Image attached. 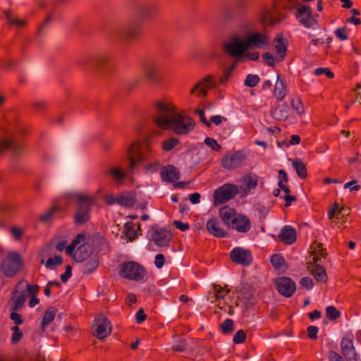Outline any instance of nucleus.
<instances>
[{
  "label": "nucleus",
  "mask_w": 361,
  "mask_h": 361,
  "mask_svg": "<svg viewBox=\"0 0 361 361\" xmlns=\"http://www.w3.org/2000/svg\"><path fill=\"white\" fill-rule=\"evenodd\" d=\"M152 118L158 127L171 130L178 135L188 134L195 126L190 116L178 113L175 106L167 101L155 102Z\"/></svg>",
  "instance_id": "nucleus-1"
},
{
  "label": "nucleus",
  "mask_w": 361,
  "mask_h": 361,
  "mask_svg": "<svg viewBox=\"0 0 361 361\" xmlns=\"http://www.w3.org/2000/svg\"><path fill=\"white\" fill-rule=\"evenodd\" d=\"M302 0H272L271 8L262 4L258 12L257 20L260 24L266 27L268 25H274L285 18L281 8L291 11L298 9L302 4Z\"/></svg>",
  "instance_id": "nucleus-2"
},
{
  "label": "nucleus",
  "mask_w": 361,
  "mask_h": 361,
  "mask_svg": "<svg viewBox=\"0 0 361 361\" xmlns=\"http://www.w3.org/2000/svg\"><path fill=\"white\" fill-rule=\"evenodd\" d=\"M152 152L151 142L148 139L142 143L133 142L128 149V166L127 171H133L136 166L149 157Z\"/></svg>",
  "instance_id": "nucleus-3"
},
{
  "label": "nucleus",
  "mask_w": 361,
  "mask_h": 361,
  "mask_svg": "<svg viewBox=\"0 0 361 361\" xmlns=\"http://www.w3.org/2000/svg\"><path fill=\"white\" fill-rule=\"evenodd\" d=\"M242 27L247 35L244 37L247 49L250 48L264 49L269 46V37L265 33L257 32V23L255 21L246 20Z\"/></svg>",
  "instance_id": "nucleus-4"
},
{
  "label": "nucleus",
  "mask_w": 361,
  "mask_h": 361,
  "mask_svg": "<svg viewBox=\"0 0 361 361\" xmlns=\"http://www.w3.org/2000/svg\"><path fill=\"white\" fill-rule=\"evenodd\" d=\"M77 210L73 216V221L76 226H82L90 219L92 207L95 204L96 198L89 195L76 194Z\"/></svg>",
  "instance_id": "nucleus-5"
},
{
  "label": "nucleus",
  "mask_w": 361,
  "mask_h": 361,
  "mask_svg": "<svg viewBox=\"0 0 361 361\" xmlns=\"http://www.w3.org/2000/svg\"><path fill=\"white\" fill-rule=\"evenodd\" d=\"M142 32V24L138 20H132L127 24L116 28L111 33L114 41L130 42L139 37Z\"/></svg>",
  "instance_id": "nucleus-6"
},
{
  "label": "nucleus",
  "mask_w": 361,
  "mask_h": 361,
  "mask_svg": "<svg viewBox=\"0 0 361 361\" xmlns=\"http://www.w3.org/2000/svg\"><path fill=\"white\" fill-rule=\"evenodd\" d=\"M80 63L82 66L101 72L111 68L114 64V59L107 54H90L85 56L81 60Z\"/></svg>",
  "instance_id": "nucleus-7"
},
{
  "label": "nucleus",
  "mask_w": 361,
  "mask_h": 361,
  "mask_svg": "<svg viewBox=\"0 0 361 361\" xmlns=\"http://www.w3.org/2000/svg\"><path fill=\"white\" fill-rule=\"evenodd\" d=\"M23 264V259L20 255L11 252L2 260L1 270L5 276L12 278L20 271Z\"/></svg>",
  "instance_id": "nucleus-8"
},
{
  "label": "nucleus",
  "mask_w": 361,
  "mask_h": 361,
  "mask_svg": "<svg viewBox=\"0 0 361 361\" xmlns=\"http://www.w3.org/2000/svg\"><path fill=\"white\" fill-rule=\"evenodd\" d=\"M160 12L161 6L156 1H139L134 5L135 15L142 19H152Z\"/></svg>",
  "instance_id": "nucleus-9"
},
{
  "label": "nucleus",
  "mask_w": 361,
  "mask_h": 361,
  "mask_svg": "<svg viewBox=\"0 0 361 361\" xmlns=\"http://www.w3.org/2000/svg\"><path fill=\"white\" fill-rule=\"evenodd\" d=\"M119 274L128 279L140 281L145 278L146 270L137 262H127L120 264Z\"/></svg>",
  "instance_id": "nucleus-10"
},
{
  "label": "nucleus",
  "mask_w": 361,
  "mask_h": 361,
  "mask_svg": "<svg viewBox=\"0 0 361 361\" xmlns=\"http://www.w3.org/2000/svg\"><path fill=\"white\" fill-rule=\"evenodd\" d=\"M238 192L237 185L225 183L215 190L213 199L214 205L217 206L226 203L233 199Z\"/></svg>",
  "instance_id": "nucleus-11"
},
{
  "label": "nucleus",
  "mask_w": 361,
  "mask_h": 361,
  "mask_svg": "<svg viewBox=\"0 0 361 361\" xmlns=\"http://www.w3.org/2000/svg\"><path fill=\"white\" fill-rule=\"evenodd\" d=\"M223 47L229 56L238 59H241L247 50L244 39H240L235 35H233L228 42H224Z\"/></svg>",
  "instance_id": "nucleus-12"
},
{
  "label": "nucleus",
  "mask_w": 361,
  "mask_h": 361,
  "mask_svg": "<svg viewBox=\"0 0 361 361\" xmlns=\"http://www.w3.org/2000/svg\"><path fill=\"white\" fill-rule=\"evenodd\" d=\"M300 23L305 27H314L318 25V14H313L312 8L309 5L300 6L297 9L295 16Z\"/></svg>",
  "instance_id": "nucleus-13"
},
{
  "label": "nucleus",
  "mask_w": 361,
  "mask_h": 361,
  "mask_svg": "<svg viewBox=\"0 0 361 361\" xmlns=\"http://www.w3.org/2000/svg\"><path fill=\"white\" fill-rule=\"evenodd\" d=\"M246 158L243 151H234L224 155L221 159V164L226 169L233 170L241 166Z\"/></svg>",
  "instance_id": "nucleus-14"
},
{
  "label": "nucleus",
  "mask_w": 361,
  "mask_h": 361,
  "mask_svg": "<svg viewBox=\"0 0 361 361\" xmlns=\"http://www.w3.org/2000/svg\"><path fill=\"white\" fill-rule=\"evenodd\" d=\"M341 350L347 361H361L353 345V336L346 334L341 339Z\"/></svg>",
  "instance_id": "nucleus-15"
},
{
  "label": "nucleus",
  "mask_w": 361,
  "mask_h": 361,
  "mask_svg": "<svg viewBox=\"0 0 361 361\" xmlns=\"http://www.w3.org/2000/svg\"><path fill=\"white\" fill-rule=\"evenodd\" d=\"M229 255L233 262L242 266H249L252 262V255L250 250L237 247L231 251Z\"/></svg>",
  "instance_id": "nucleus-16"
},
{
  "label": "nucleus",
  "mask_w": 361,
  "mask_h": 361,
  "mask_svg": "<svg viewBox=\"0 0 361 361\" xmlns=\"http://www.w3.org/2000/svg\"><path fill=\"white\" fill-rule=\"evenodd\" d=\"M24 143L16 137L4 139L0 141V153L9 151L13 155L16 156L24 149Z\"/></svg>",
  "instance_id": "nucleus-17"
},
{
  "label": "nucleus",
  "mask_w": 361,
  "mask_h": 361,
  "mask_svg": "<svg viewBox=\"0 0 361 361\" xmlns=\"http://www.w3.org/2000/svg\"><path fill=\"white\" fill-rule=\"evenodd\" d=\"M94 322L95 329L93 334L97 338H104L111 334V322L107 317L103 315H99L95 318Z\"/></svg>",
  "instance_id": "nucleus-18"
},
{
  "label": "nucleus",
  "mask_w": 361,
  "mask_h": 361,
  "mask_svg": "<svg viewBox=\"0 0 361 361\" xmlns=\"http://www.w3.org/2000/svg\"><path fill=\"white\" fill-rule=\"evenodd\" d=\"M276 288L282 295L290 298L295 291V283L288 277H280L276 281Z\"/></svg>",
  "instance_id": "nucleus-19"
},
{
  "label": "nucleus",
  "mask_w": 361,
  "mask_h": 361,
  "mask_svg": "<svg viewBox=\"0 0 361 361\" xmlns=\"http://www.w3.org/2000/svg\"><path fill=\"white\" fill-rule=\"evenodd\" d=\"M149 239L159 247H166L169 245L171 238L166 230L158 228L157 226L152 227L149 232Z\"/></svg>",
  "instance_id": "nucleus-20"
},
{
  "label": "nucleus",
  "mask_w": 361,
  "mask_h": 361,
  "mask_svg": "<svg viewBox=\"0 0 361 361\" xmlns=\"http://www.w3.org/2000/svg\"><path fill=\"white\" fill-rule=\"evenodd\" d=\"M66 215V208L62 207L58 202H54L53 206L42 214L39 219L43 223H48L54 218H63Z\"/></svg>",
  "instance_id": "nucleus-21"
},
{
  "label": "nucleus",
  "mask_w": 361,
  "mask_h": 361,
  "mask_svg": "<svg viewBox=\"0 0 361 361\" xmlns=\"http://www.w3.org/2000/svg\"><path fill=\"white\" fill-rule=\"evenodd\" d=\"M159 69L160 66L158 63L149 61L143 66V73L147 80L154 84H159L161 80Z\"/></svg>",
  "instance_id": "nucleus-22"
},
{
  "label": "nucleus",
  "mask_w": 361,
  "mask_h": 361,
  "mask_svg": "<svg viewBox=\"0 0 361 361\" xmlns=\"http://www.w3.org/2000/svg\"><path fill=\"white\" fill-rule=\"evenodd\" d=\"M230 228L240 233H247L251 228V223L247 216L237 214L231 220Z\"/></svg>",
  "instance_id": "nucleus-23"
},
{
  "label": "nucleus",
  "mask_w": 361,
  "mask_h": 361,
  "mask_svg": "<svg viewBox=\"0 0 361 361\" xmlns=\"http://www.w3.org/2000/svg\"><path fill=\"white\" fill-rule=\"evenodd\" d=\"M215 87V82L213 81V78L211 75H207L204 79L198 82L193 88L190 90V94H192L198 91V97H206L207 94V89Z\"/></svg>",
  "instance_id": "nucleus-24"
},
{
  "label": "nucleus",
  "mask_w": 361,
  "mask_h": 361,
  "mask_svg": "<svg viewBox=\"0 0 361 361\" xmlns=\"http://www.w3.org/2000/svg\"><path fill=\"white\" fill-rule=\"evenodd\" d=\"M160 176L163 181L174 183L180 178V174L174 166L167 165L161 168Z\"/></svg>",
  "instance_id": "nucleus-25"
},
{
  "label": "nucleus",
  "mask_w": 361,
  "mask_h": 361,
  "mask_svg": "<svg viewBox=\"0 0 361 361\" xmlns=\"http://www.w3.org/2000/svg\"><path fill=\"white\" fill-rule=\"evenodd\" d=\"M319 261H321V259L317 256L313 257L312 264L314 266L311 272L318 282H325L327 280V275L324 268L318 264Z\"/></svg>",
  "instance_id": "nucleus-26"
},
{
  "label": "nucleus",
  "mask_w": 361,
  "mask_h": 361,
  "mask_svg": "<svg viewBox=\"0 0 361 361\" xmlns=\"http://www.w3.org/2000/svg\"><path fill=\"white\" fill-rule=\"evenodd\" d=\"M206 226L207 231L216 238H225L228 235L227 232L220 227L219 221L216 218L209 219Z\"/></svg>",
  "instance_id": "nucleus-27"
},
{
  "label": "nucleus",
  "mask_w": 361,
  "mask_h": 361,
  "mask_svg": "<svg viewBox=\"0 0 361 361\" xmlns=\"http://www.w3.org/2000/svg\"><path fill=\"white\" fill-rule=\"evenodd\" d=\"M280 240L287 245H291L296 241L297 235L294 228L290 226H285L279 235Z\"/></svg>",
  "instance_id": "nucleus-28"
},
{
  "label": "nucleus",
  "mask_w": 361,
  "mask_h": 361,
  "mask_svg": "<svg viewBox=\"0 0 361 361\" xmlns=\"http://www.w3.org/2000/svg\"><path fill=\"white\" fill-rule=\"evenodd\" d=\"M274 49L280 58L281 61H283L286 55L288 45L287 42L281 35L277 36L274 39Z\"/></svg>",
  "instance_id": "nucleus-29"
},
{
  "label": "nucleus",
  "mask_w": 361,
  "mask_h": 361,
  "mask_svg": "<svg viewBox=\"0 0 361 361\" xmlns=\"http://www.w3.org/2000/svg\"><path fill=\"white\" fill-rule=\"evenodd\" d=\"M286 82L283 79L281 78L279 75H277V80L274 87V94L277 100L281 101L286 95Z\"/></svg>",
  "instance_id": "nucleus-30"
},
{
  "label": "nucleus",
  "mask_w": 361,
  "mask_h": 361,
  "mask_svg": "<svg viewBox=\"0 0 361 361\" xmlns=\"http://www.w3.org/2000/svg\"><path fill=\"white\" fill-rule=\"evenodd\" d=\"M236 214L237 213L235 210L228 206L223 207L219 209V216L221 220L228 227L231 226V220L235 217Z\"/></svg>",
  "instance_id": "nucleus-31"
},
{
  "label": "nucleus",
  "mask_w": 361,
  "mask_h": 361,
  "mask_svg": "<svg viewBox=\"0 0 361 361\" xmlns=\"http://www.w3.org/2000/svg\"><path fill=\"white\" fill-rule=\"evenodd\" d=\"M27 297V290H22L20 292H18L15 290L13 292V295L11 300H14V305L13 307V310H20L24 305L26 301Z\"/></svg>",
  "instance_id": "nucleus-32"
},
{
  "label": "nucleus",
  "mask_w": 361,
  "mask_h": 361,
  "mask_svg": "<svg viewBox=\"0 0 361 361\" xmlns=\"http://www.w3.org/2000/svg\"><path fill=\"white\" fill-rule=\"evenodd\" d=\"M205 61H212L220 56V49L217 44L209 45L202 53Z\"/></svg>",
  "instance_id": "nucleus-33"
},
{
  "label": "nucleus",
  "mask_w": 361,
  "mask_h": 361,
  "mask_svg": "<svg viewBox=\"0 0 361 361\" xmlns=\"http://www.w3.org/2000/svg\"><path fill=\"white\" fill-rule=\"evenodd\" d=\"M82 273L89 274L96 269L99 265V259L97 255L90 257L87 260L83 261Z\"/></svg>",
  "instance_id": "nucleus-34"
},
{
  "label": "nucleus",
  "mask_w": 361,
  "mask_h": 361,
  "mask_svg": "<svg viewBox=\"0 0 361 361\" xmlns=\"http://www.w3.org/2000/svg\"><path fill=\"white\" fill-rule=\"evenodd\" d=\"M134 226L133 221H128L124 224L123 233L129 242L135 240L138 236L137 231L134 229Z\"/></svg>",
  "instance_id": "nucleus-35"
},
{
  "label": "nucleus",
  "mask_w": 361,
  "mask_h": 361,
  "mask_svg": "<svg viewBox=\"0 0 361 361\" xmlns=\"http://www.w3.org/2000/svg\"><path fill=\"white\" fill-rule=\"evenodd\" d=\"M258 183L257 176L255 175L247 174L243 178L244 190L245 192L255 189Z\"/></svg>",
  "instance_id": "nucleus-36"
},
{
  "label": "nucleus",
  "mask_w": 361,
  "mask_h": 361,
  "mask_svg": "<svg viewBox=\"0 0 361 361\" xmlns=\"http://www.w3.org/2000/svg\"><path fill=\"white\" fill-rule=\"evenodd\" d=\"M293 166L296 171L297 175L302 179L307 176V168L305 164L299 159H296L293 161Z\"/></svg>",
  "instance_id": "nucleus-37"
},
{
  "label": "nucleus",
  "mask_w": 361,
  "mask_h": 361,
  "mask_svg": "<svg viewBox=\"0 0 361 361\" xmlns=\"http://www.w3.org/2000/svg\"><path fill=\"white\" fill-rule=\"evenodd\" d=\"M135 202V199L128 193H122L118 196V204L121 206L131 207Z\"/></svg>",
  "instance_id": "nucleus-38"
},
{
  "label": "nucleus",
  "mask_w": 361,
  "mask_h": 361,
  "mask_svg": "<svg viewBox=\"0 0 361 361\" xmlns=\"http://www.w3.org/2000/svg\"><path fill=\"white\" fill-rule=\"evenodd\" d=\"M56 310L55 307H51L48 308V310L46 311V312L44 313L43 318H42V329H44L45 327H47L48 326V324L54 320L55 315H56Z\"/></svg>",
  "instance_id": "nucleus-39"
},
{
  "label": "nucleus",
  "mask_w": 361,
  "mask_h": 361,
  "mask_svg": "<svg viewBox=\"0 0 361 361\" xmlns=\"http://www.w3.org/2000/svg\"><path fill=\"white\" fill-rule=\"evenodd\" d=\"M270 262L275 269L279 270L284 266L285 259L281 254L278 253L271 257Z\"/></svg>",
  "instance_id": "nucleus-40"
},
{
  "label": "nucleus",
  "mask_w": 361,
  "mask_h": 361,
  "mask_svg": "<svg viewBox=\"0 0 361 361\" xmlns=\"http://www.w3.org/2000/svg\"><path fill=\"white\" fill-rule=\"evenodd\" d=\"M107 174H111L116 181H121L126 177V173L119 166H116L107 171Z\"/></svg>",
  "instance_id": "nucleus-41"
},
{
  "label": "nucleus",
  "mask_w": 361,
  "mask_h": 361,
  "mask_svg": "<svg viewBox=\"0 0 361 361\" xmlns=\"http://www.w3.org/2000/svg\"><path fill=\"white\" fill-rule=\"evenodd\" d=\"M87 250V245L82 244L80 245L74 255V258L78 262H83L86 259V257L88 256Z\"/></svg>",
  "instance_id": "nucleus-42"
},
{
  "label": "nucleus",
  "mask_w": 361,
  "mask_h": 361,
  "mask_svg": "<svg viewBox=\"0 0 361 361\" xmlns=\"http://www.w3.org/2000/svg\"><path fill=\"white\" fill-rule=\"evenodd\" d=\"M63 257L59 255H56L54 257H50L45 263V267L49 269H54L56 266L63 264Z\"/></svg>",
  "instance_id": "nucleus-43"
},
{
  "label": "nucleus",
  "mask_w": 361,
  "mask_h": 361,
  "mask_svg": "<svg viewBox=\"0 0 361 361\" xmlns=\"http://www.w3.org/2000/svg\"><path fill=\"white\" fill-rule=\"evenodd\" d=\"M178 143L179 140L175 137L167 138L163 142L162 149L166 152H169L173 149Z\"/></svg>",
  "instance_id": "nucleus-44"
},
{
  "label": "nucleus",
  "mask_w": 361,
  "mask_h": 361,
  "mask_svg": "<svg viewBox=\"0 0 361 361\" xmlns=\"http://www.w3.org/2000/svg\"><path fill=\"white\" fill-rule=\"evenodd\" d=\"M213 290L215 298L219 299H223L230 292L229 289L221 287L220 285L214 284L213 286Z\"/></svg>",
  "instance_id": "nucleus-45"
},
{
  "label": "nucleus",
  "mask_w": 361,
  "mask_h": 361,
  "mask_svg": "<svg viewBox=\"0 0 361 361\" xmlns=\"http://www.w3.org/2000/svg\"><path fill=\"white\" fill-rule=\"evenodd\" d=\"M234 323L231 319H226L221 324V329L224 334H228L233 331Z\"/></svg>",
  "instance_id": "nucleus-46"
},
{
  "label": "nucleus",
  "mask_w": 361,
  "mask_h": 361,
  "mask_svg": "<svg viewBox=\"0 0 361 361\" xmlns=\"http://www.w3.org/2000/svg\"><path fill=\"white\" fill-rule=\"evenodd\" d=\"M259 82V77L257 75L248 74L244 80V85L249 87L256 86Z\"/></svg>",
  "instance_id": "nucleus-47"
},
{
  "label": "nucleus",
  "mask_w": 361,
  "mask_h": 361,
  "mask_svg": "<svg viewBox=\"0 0 361 361\" xmlns=\"http://www.w3.org/2000/svg\"><path fill=\"white\" fill-rule=\"evenodd\" d=\"M326 317L329 320H336L341 316V312L334 306H328L326 309Z\"/></svg>",
  "instance_id": "nucleus-48"
},
{
  "label": "nucleus",
  "mask_w": 361,
  "mask_h": 361,
  "mask_svg": "<svg viewBox=\"0 0 361 361\" xmlns=\"http://www.w3.org/2000/svg\"><path fill=\"white\" fill-rule=\"evenodd\" d=\"M291 106L294 109L298 114L301 115L305 112V106L300 99V98H298L297 99H293L290 102Z\"/></svg>",
  "instance_id": "nucleus-49"
},
{
  "label": "nucleus",
  "mask_w": 361,
  "mask_h": 361,
  "mask_svg": "<svg viewBox=\"0 0 361 361\" xmlns=\"http://www.w3.org/2000/svg\"><path fill=\"white\" fill-rule=\"evenodd\" d=\"M187 348L186 340L179 338L172 346V350L176 352H183Z\"/></svg>",
  "instance_id": "nucleus-50"
},
{
  "label": "nucleus",
  "mask_w": 361,
  "mask_h": 361,
  "mask_svg": "<svg viewBox=\"0 0 361 361\" xmlns=\"http://www.w3.org/2000/svg\"><path fill=\"white\" fill-rule=\"evenodd\" d=\"M204 143L216 152H219L221 149V145L214 138L207 137L204 139Z\"/></svg>",
  "instance_id": "nucleus-51"
},
{
  "label": "nucleus",
  "mask_w": 361,
  "mask_h": 361,
  "mask_svg": "<svg viewBox=\"0 0 361 361\" xmlns=\"http://www.w3.org/2000/svg\"><path fill=\"white\" fill-rule=\"evenodd\" d=\"M246 334L243 330H238L233 336V341L235 344L243 343L245 341Z\"/></svg>",
  "instance_id": "nucleus-52"
},
{
  "label": "nucleus",
  "mask_w": 361,
  "mask_h": 361,
  "mask_svg": "<svg viewBox=\"0 0 361 361\" xmlns=\"http://www.w3.org/2000/svg\"><path fill=\"white\" fill-rule=\"evenodd\" d=\"M322 74L326 75L328 78H334V74L329 68H317L314 70V75H321Z\"/></svg>",
  "instance_id": "nucleus-53"
},
{
  "label": "nucleus",
  "mask_w": 361,
  "mask_h": 361,
  "mask_svg": "<svg viewBox=\"0 0 361 361\" xmlns=\"http://www.w3.org/2000/svg\"><path fill=\"white\" fill-rule=\"evenodd\" d=\"M307 336L311 340H317L319 328L316 326H309L307 329Z\"/></svg>",
  "instance_id": "nucleus-54"
},
{
  "label": "nucleus",
  "mask_w": 361,
  "mask_h": 361,
  "mask_svg": "<svg viewBox=\"0 0 361 361\" xmlns=\"http://www.w3.org/2000/svg\"><path fill=\"white\" fill-rule=\"evenodd\" d=\"M262 59L265 63L269 66L274 67L276 64V59L274 56L269 52H266L262 54Z\"/></svg>",
  "instance_id": "nucleus-55"
},
{
  "label": "nucleus",
  "mask_w": 361,
  "mask_h": 361,
  "mask_svg": "<svg viewBox=\"0 0 361 361\" xmlns=\"http://www.w3.org/2000/svg\"><path fill=\"white\" fill-rule=\"evenodd\" d=\"M195 113L200 116V121L204 123L207 127L210 128L211 123L205 118L204 111L200 109H196Z\"/></svg>",
  "instance_id": "nucleus-56"
},
{
  "label": "nucleus",
  "mask_w": 361,
  "mask_h": 361,
  "mask_svg": "<svg viewBox=\"0 0 361 361\" xmlns=\"http://www.w3.org/2000/svg\"><path fill=\"white\" fill-rule=\"evenodd\" d=\"M72 276V267L71 265L66 266V270L63 274L61 275V280L63 283H66Z\"/></svg>",
  "instance_id": "nucleus-57"
},
{
  "label": "nucleus",
  "mask_w": 361,
  "mask_h": 361,
  "mask_svg": "<svg viewBox=\"0 0 361 361\" xmlns=\"http://www.w3.org/2000/svg\"><path fill=\"white\" fill-rule=\"evenodd\" d=\"M39 288H40L38 285H31L30 283H27V288L25 290H27V295H30V296H37Z\"/></svg>",
  "instance_id": "nucleus-58"
},
{
  "label": "nucleus",
  "mask_w": 361,
  "mask_h": 361,
  "mask_svg": "<svg viewBox=\"0 0 361 361\" xmlns=\"http://www.w3.org/2000/svg\"><path fill=\"white\" fill-rule=\"evenodd\" d=\"M300 283L301 285V286L305 288L307 290H310L312 288L313 286V281L311 278L310 277H302L301 279H300Z\"/></svg>",
  "instance_id": "nucleus-59"
},
{
  "label": "nucleus",
  "mask_w": 361,
  "mask_h": 361,
  "mask_svg": "<svg viewBox=\"0 0 361 361\" xmlns=\"http://www.w3.org/2000/svg\"><path fill=\"white\" fill-rule=\"evenodd\" d=\"M346 30V27H343L338 28L335 30L336 36L340 39L341 40H346L348 39V36L345 34V31Z\"/></svg>",
  "instance_id": "nucleus-60"
},
{
  "label": "nucleus",
  "mask_w": 361,
  "mask_h": 361,
  "mask_svg": "<svg viewBox=\"0 0 361 361\" xmlns=\"http://www.w3.org/2000/svg\"><path fill=\"white\" fill-rule=\"evenodd\" d=\"M329 361H344L343 357L334 350H330L328 355Z\"/></svg>",
  "instance_id": "nucleus-61"
},
{
  "label": "nucleus",
  "mask_w": 361,
  "mask_h": 361,
  "mask_svg": "<svg viewBox=\"0 0 361 361\" xmlns=\"http://www.w3.org/2000/svg\"><path fill=\"white\" fill-rule=\"evenodd\" d=\"M165 263V257L163 254H158L155 256L154 264L158 269L163 267Z\"/></svg>",
  "instance_id": "nucleus-62"
},
{
  "label": "nucleus",
  "mask_w": 361,
  "mask_h": 361,
  "mask_svg": "<svg viewBox=\"0 0 361 361\" xmlns=\"http://www.w3.org/2000/svg\"><path fill=\"white\" fill-rule=\"evenodd\" d=\"M357 183L355 180L348 182L344 185V188H350V191H357L360 190V186L357 185Z\"/></svg>",
  "instance_id": "nucleus-63"
},
{
  "label": "nucleus",
  "mask_w": 361,
  "mask_h": 361,
  "mask_svg": "<svg viewBox=\"0 0 361 361\" xmlns=\"http://www.w3.org/2000/svg\"><path fill=\"white\" fill-rule=\"evenodd\" d=\"M135 318L137 324H141L147 319V314L145 313L143 309H140L136 312Z\"/></svg>",
  "instance_id": "nucleus-64"
}]
</instances>
